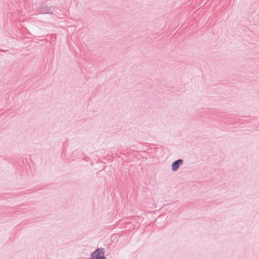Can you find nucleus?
Returning <instances> with one entry per match:
<instances>
[{"label":"nucleus","mask_w":259,"mask_h":259,"mask_svg":"<svg viewBox=\"0 0 259 259\" xmlns=\"http://www.w3.org/2000/svg\"><path fill=\"white\" fill-rule=\"evenodd\" d=\"M183 163V160L182 159H179L172 163L171 165L172 170L176 171L178 170L180 165Z\"/></svg>","instance_id":"nucleus-1"}]
</instances>
